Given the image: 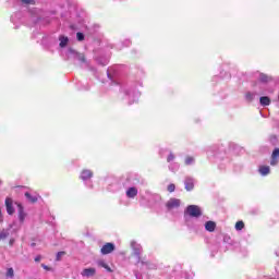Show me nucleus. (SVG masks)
Instances as JSON below:
<instances>
[{
  "mask_svg": "<svg viewBox=\"0 0 279 279\" xmlns=\"http://www.w3.org/2000/svg\"><path fill=\"white\" fill-rule=\"evenodd\" d=\"M4 204L7 207L8 215H14V207H13L14 201H12V198L10 197H7Z\"/></svg>",
  "mask_w": 279,
  "mask_h": 279,
  "instance_id": "nucleus-5",
  "label": "nucleus"
},
{
  "mask_svg": "<svg viewBox=\"0 0 279 279\" xmlns=\"http://www.w3.org/2000/svg\"><path fill=\"white\" fill-rule=\"evenodd\" d=\"M1 217H2V214H1V208H0V219H1Z\"/></svg>",
  "mask_w": 279,
  "mask_h": 279,
  "instance_id": "nucleus-34",
  "label": "nucleus"
},
{
  "mask_svg": "<svg viewBox=\"0 0 279 279\" xmlns=\"http://www.w3.org/2000/svg\"><path fill=\"white\" fill-rule=\"evenodd\" d=\"M271 138H275V140H276V138H277V136H276V135H272V136H271Z\"/></svg>",
  "mask_w": 279,
  "mask_h": 279,
  "instance_id": "nucleus-33",
  "label": "nucleus"
},
{
  "mask_svg": "<svg viewBox=\"0 0 279 279\" xmlns=\"http://www.w3.org/2000/svg\"><path fill=\"white\" fill-rule=\"evenodd\" d=\"M260 106H269L271 104V99L267 96H262L259 98Z\"/></svg>",
  "mask_w": 279,
  "mask_h": 279,
  "instance_id": "nucleus-13",
  "label": "nucleus"
},
{
  "mask_svg": "<svg viewBox=\"0 0 279 279\" xmlns=\"http://www.w3.org/2000/svg\"><path fill=\"white\" fill-rule=\"evenodd\" d=\"M95 274H97V270L95 268H85L82 271V276H84L85 278H90L93 276H95Z\"/></svg>",
  "mask_w": 279,
  "mask_h": 279,
  "instance_id": "nucleus-7",
  "label": "nucleus"
},
{
  "mask_svg": "<svg viewBox=\"0 0 279 279\" xmlns=\"http://www.w3.org/2000/svg\"><path fill=\"white\" fill-rule=\"evenodd\" d=\"M98 267H102V269H106V271H109V274H112V268L106 264L104 260L98 262Z\"/></svg>",
  "mask_w": 279,
  "mask_h": 279,
  "instance_id": "nucleus-16",
  "label": "nucleus"
},
{
  "mask_svg": "<svg viewBox=\"0 0 279 279\" xmlns=\"http://www.w3.org/2000/svg\"><path fill=\"white\" fill-rule=\"evenodd\" d=\"M195 160L193 157H186L185 158V165H191Z\"/></svg>",
  "mask_w": 279,
  "mask_h": 279,
  "instance_id": "nucleus-24",
  "label": "nucleus"
},
{
  "mask_svg": "<svg viewBox=\"0 0 279 279\" xmlns=\"http://www.w3.org/2000/svg\"><path fill=\"white\" fill-rule=\"evenodd\" d=\"M259 173H260V175H269V173H270L269 166H260Z\"/></svg>",
  "mask_w": 279,
  "mask_h": 279,
  "instance_id": "nucleus-15",
  "label": "nucleus"
},
{
  "mask_svg": "<svg viewBox=\"0 0 279 279\" xmlns=\"http://www.w3.org/2000/svg\"><path fill=\"white\" fill-rule=\"evenodd\" d=\"M7 278H14V268H8Z\"/></svg>",
  "mask_w": 279,
  "mask_h": 279,
  "instance_id": "nucleus-21",
  "label": "nucleus"
},
{
  "mask_svg": "<svg viewBox=\"0 0 279 279\" xmlns=\"http://www.w3.org/2000/svg\"><path fill=\"white\" fill-rule=\"evenodd\" d=\"M259 82H262V84H269V82H274V77L269 76L265 73H260L259 74Z\"/></svg>",
  "mask_w": 279,
  "mask_h": 279,
  "instance_id": "nucleus-8",
  "label": "nucleus"
},
{
  "mask_svg": "<svg viewBox=\"0 0 279 279\" xmlns=\"http://www.w3.org/2000/svg\"><path fill=\"white\" fill-rule=\"evenodd\" d=\"M135 256H137V258H141V252L140 251H135Z\"/></svg>",
  "mask_w": 279,
  "mask_h": 279,
  "instance_id": "nucleus-31",
  "label": "nucleus"
},
{
  "mask_svg": "<svg viewBox=\"0 0 279 279\" xmlns=\"http://www.w3.org/2000/svg\"><path fill=\"white\" fill-rule=\"evenodd\" d=\"M243 228H245V222H243V220L235 223V230H243Z\"/></svg>",
  "mask_w": 279,
  "mask_h": 279,
  "instance_id": "nucleus-19",
  "label": "nucleus"
},
{
  "mask_svg": "<svg viewBox=\"0 0 279 279\" xmlns=\"http://www.w3.org/2000/svg\"><path fill=\"white\" fill-rule=\"evenodd\" d=\"M59 40H60L59 46H60L61 48H64V47H66V45H69V37L61 36V37L59 38Z\"/></svg>",
  "mask_w": 279,
  "mask_h": 279,
  "instance_id": "nucleus-17",
  "label": "nucleus"
},
{
  "mask_svg": "<svg viewBox=\"0 0 279 279\" xmlns=\"http://www.w3.org/2000/svg\"><path fill=\"white\" fill-rule=\"evenodd\" d=\"M78 60H80L81 62H86V57H85L84 54H80V56H78Z\"/></svg>",
  "mask_w": 279,
  "mask_h": 279,
  "instance_id": "nucleus-27",
  "label": "nucleus"
},
{
  "mask_svg": "<svg viewBox=\"0 0 279 279\" xmlns=\"http://www.w3.org/2000/svg\"><path fill=\"white\" fill-rule=\"evenodd\" d=\"M25 5H36V0H21Z\"/></svg>",
  "mask_w": 279,
  "mask_h": 279,
  "instance_id": "nucleus-20",
  "label": "nucleus"
},
{
  "mask_svg": "<svg viewBox=\"0 0 279 279\" xmlns=\"http://www.w3.org/2000/svg\"><path fill=\"white\" fill-rule=\"evenodd\" d=\"M26 199H28V202L31 204H36V202H38V197L37 196H33L29 192H26L25 194Z\"/></svg>",
  "mask_w": 279,
  "mask_h": 279,
  "instance_id": "nucleus-14",
  "label": "nucleus"
},
{
  "mask_svg": "<svg viewBox=\"0 0 279 279\" xmlns=\"http://www.w3.org/2000/svg\"><path fill=\"white\" fill-rule=\"evenodd\" d=\"M9 243L10 245H14V239H11Z\"/></svg>",
  "mask_w": 279,
  "mask_h": 279,
  "instance_id": "nucleus-32",
  "label": "nucleus"
},
{
  "mask_svg": "<svg viewBox=\"0 0 279 279\" xmlns=\"http://www.w3.org/2000/svg\"><path fill=\"white\" fill-rule=\"evenodd\" d=\"M43 269H46L47 271H49V266L41 264Z\"/></svg>",
  "mask_w": 279,
  "mask_h": 279,
  "instance_id": "nucleus-30",
  "label": "nucleus"
},
{
  "mask_svg": "<svg viewBox=\"0 0 279 279\" xmlns=\"http://www.w3.org/2000/svg\"><path fill=\"white\" fill-rule=\"evenodd\" d=\"M185 213L190 216V217H202V209H199V206L197 205H189L186 207Z\"/></svg>",
  "mask_w": 279,
  "mask_h": 279,
  "instance_id": "nucleus-1",
  "label": "nucleus"
},
{
  "mask_svg": "<svg viewBox=\"0 0 279 279\" xmlns=\"http://www.w3.org/2000/svg\"><path fill=\"white\" fill-rule=\"evenodd\" d=\"M40 258H41L40 255L36 256L35 257V263H40Z\"/></svg>",
  "mask_w": 279,
  "mask_h": 279,
  "instance_id": "nucleus-29",
  "label": "nucleus"
},
{
  "mask_svg": "<svg viewBox=\"0 0 279 279\" xmlns=\"http://www.w3.org/2000/svg\"><path fill=\"white\" fill-rule=\"evenodd\" d=\"M136 195H138V190L136 187H129L126 191V196L133 199V197H136Z\"/></svg>",
  "mask_w": 279,
  "mask_h": 279,
  "instance_id": "nucleus-11",
  "label": "nucleus"
},
{
  "mask_svg": "<svg viewBox=\"0 0 279 279\" xmlns=\"http://www.w3.org/2000/svg\"><path fill=\"white\" fill-rule=\"evenodd\" d=\"M216 228L217 223L215 221L209 220L205 223V230H207V232H215Z\"/></svg>",
  "mask_w": 279,
  "mask_h": 279,
  "instance_id": "nucleus-10",
  "label": "nucleus"
},
{
  "mask_svg": "<svg viewBox=\"0 0 279 279\" xmlns=\"http://www.w3.org/2000/svg\"><path fill=\"white\" fill-rule=\"evenodd\" d=\"M278 158H279V148H275L270 159L271 167H276V165H278Z\"/></svg>",
  "mask_w": 279,
  "mask_h": 279,
  "instance_id": "nucleus-6",
  "label": "nucleus"
},
{
  "mask_svg": "<svg viewBox=\"0 0 279 279\" xmlns=\"http://www.w3.org/2000/svg\"><path fill=\"white\" fill-rule=\"evenodd\" d=\"M181 204L182 202L180 201V198H170L166 203V207L168 208V210H173V208H180Z\"/></svg>",
  "mask_w": 279,
  "mask_h": 279,
  "instance_id": "nucleus-2",
  "label": "nucleus"
},
{
  "mask_svg": "<svg viewBox=\"0 0 279 279\" xmlns=\"http://www.w3.org/2000/svg\"><path fill=\"white\" fill-rule=\"evenodd\" d=\"M175 159V156L173 154H170L167 158V162H171L172 160Z\"/></svg>",
  "mask_w": 279,
  "mask_h": 279,
  "instance_id": "nucleus-26",
  "label": "nucleus"
},
{
  "mask_svg": "<svg viewBox=\"0 0 279 279\" xmlns=\"http://www.w3.org/2000/svg\"><path fill=\"white\" fill-rule=\"evenodd\" d=\"M65 254H66V252H64V251L58 252L56 260H58V262L62 260V256H64Z\"/></svg>",
  "mask_w": 279,
  "mask_h": 279,
  "instance_id": "nucleus-22",
  "label": "nucleus"
},
{
  "mask_svg": "<svg viewBox=\"0 0 279 279\" xmlns=\"http://www.w3.org/2000/svg\"><path fill=\"white\" fill-rule=\"evenodd\" d=\"M10 236V232L5 229H3L1 232H0V241H5V239H8Z\"/></svg>",
  "mask_w": 279,
  "mask_h": 279,
  "instance_id": "nucleus-18",
  "label": "nucleus"
},
{
  "mask_svg": "<svg viewBox=\"0 0 279 279\" xmlns=\"http://www.w3.org/2000/svg\"><path fill=\"white\" fill-rule=\"evenodd\" d=\"M16 206H17L19 219L21 223H23V221H25V218L27 217V214H25V209L21 203H16Z\"/></svg>",
  "mask_w": 279,
  "mask_h": 279,
  "instance_id": "nucleus-4",
  "label": "nucleus"
},
{
  "mask_svg": "<svg viewBox=\"0 0 279 279\" xmlns=\"http://www.w3.org/2000/svg\"><path fill=\"white\" fill-rule=\"evenodd\" d=\"M76 38L78 41L84 40V35L82 33H76Z\"/></svg>",
  "mask_w": 279,
  "mask_h": 279,
  "instance_id": "nucleus-25",
  "label": "nucleus"
},
{
  "mask_svg": "<svg viewBox=\"0 0 279 279\" xmlns=\"http://www.w3.org/2000/svg\"><path fill=\"white\" fill-rule=\"evenodd\" d=\"M175 191V184L171 183L168 185V192L173 193Z\"/></svg>",
  "mask_w": 279,
  "mask_h": 279,
  "instance_id": "nucleus-23",
  "label": "nucleus"
},
{
  "mask_svg": "<svg viewBox=\"0 0 279 279\" xmlns=\"http://www.w3.org/2000/svg\"><path fill=\"white\" fill-rule=\"evenodd\" d=\"M116 250V246L113 243L107 242L104 244V246L100 248V252L104 256L108 254H112V252Z\"/></svg>",
  "mask_w": 279,
  "mask_h": 279,
  "instance_id": "nucleus-3",
  "label": "nucleus"
},
{
  "mask_svg": "<svg viewBox=\"0 0 279 279\" xmlns=\"http://www.w3.org/2000/svg\"><path fill=\"white\" fill-rule=\"evenodd\" d=\"M93 178V171L90 170H83L81 173V180H90Z\"/></svg>",
  "mask_w": 279,
  "mask_h": 279,
  "instance_id": "nucleus-12",
  "label": "nucleus"
},
{
  "mask_svg": "<svg viewBox=\"0 0 279 279\" xmlns=\"http://www.w3.org/2000/svg\"><path fill=\"white\" fill-rule=\"evenodd\" d=\"M246 99H248L250 101H252V99H254V96L252 95V93L246 94Z\"/></svg>",
  "mask_w": 279,
  "mask_h": 279,
  "instance_id": "nucleus-28",
  "label": "nucleus"
},
{
  "mask_svg": "<svg viewBox=\"0 0 279 279\" xmlns=\"http://www.w3.org/2000/svg\"><path fill=\"white\" fill-rule=\"evenodd\" d=\"M185 190L186 191H193V189H195V182L193 181V178H186L185 179Z\"/></svg>",
  "mask_w": 279,
  "mask_h": 279,
  "instance_id": "nucleus-9",
  "label": "nucleus"
}]
</instances>
